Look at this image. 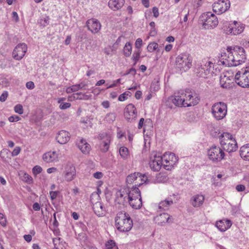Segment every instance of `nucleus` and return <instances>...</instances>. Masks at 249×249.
I'll list each match as a JSON object with an SVG mask.
<instances>
[{
  "label": "nucleus",
  "instance_id": "nucleus-47",
  "mask_svg": "<svg viewBox=\"0 0 249 249\" xmlns=\"http://www.w3.org/2000/svg\"><path fill=\"white\" fill-rule=\"evenodd\" d=\"M42 171V168L40 166L36 165L33 168V172L35 175L40 173Z\"/></svg>",
  "mask_w": 249,
  "mask_h": 249
},
{
  "label": "nucleus",
  "instance_id": "nucleus-62",
  "mask_svg": "<svg viewBox=\"0 0 249 249\" xmlns=\"http://www.w3.org/2000/svg\"><path fill=\"white\" fill-rule=\"evenodd\" d=\"M236 189L238 192L243 191L245 189V187L243 185H238L236 187Z\"/></svg>",
  "mask_w": 249,
  "mask_h": 249
},
{
  "label": "nucleus",
  "instance_id": "nucleus-37",
  "mask_svg": "<svg viewBox=\"0 0 249 249\" xmlns=\"http://www.w3.org/2000/svg\"><path fill=\"white\" fill-rule=\"evenodd\" d=\"M128 193H127L126 195L124 196V195L121 191H118L116 195V198L118 200V203H123L124 200L126 198L128 199Z\"/></svg>",
  "mask_w": 249,
  "mask_h": 249
},
{
  "label": "nucleus",
  "instance_id": "nucleus-51",
  "mask_svg": "<svg viewBox=\"0 0 249 249\" xmlns=\"http://www.w3.org/2000/svg\"><path fill=\"white\" fill-rule=\"evenodd\" d=\"M71 106V104L70 103H62L60 104L59 108L61 109H67Z\"/></svg>",
  "mask_w": 249,
  "mask_h": 249
},
{
  "label": "nucleus",
  "instance_id": "nucleus-11",
  "mask_svg": "<svg viewBox=\"0 0 249 249\" xmlns=\"http://www.w3.org/2000/svg\"><path fill=\"white\" fill-rule=\"evenodd\" d=\"M229 0H218L213 4V10L217 15H220L227 11L230 7Z\"/></svg>",
  "mask_w": 249,
  "mask_h": 249
},
{
  "label": "nucleus",
  "instance_id": "nucleus-50",
  "mask_svg": "<svg viewBox=\"0 0 249 249\" xmlns=\"http://www.w3.org/2000/svg\"><path fill=\"white\" fill-rule=\"evenodd\" d=\"M142 45V40L141 38H138L137 39L135 43V47L139 50L141 48V46Z\"/></svg>",
  "mask_w": 249,
  "mask_h": 249
},
{
  "label": "nucleus",
  "instance_id": "nucleus-34",
  "mask_svg": "<svg viewBox=\"0 0 249 249\" xmlns=\"http://www.w3.org/2000/svg\"><path fill=\"white\" fill-rule=\"evenodd\" d=\"M168 180V177L166 174L160 173L158 174L155 179V183H164Z\"/></svg>",
  "mask_w": 249,
  "mask_h": 249
},
{
  "label": "nucleus",
  "instance_id": "nucleus-25",
  "mask_svg": "<svg viewBox=\"0 0 249 249\" xmlns=\"http://www.w3.org/2000/svg\"><path fill=\"white\" fill-rule=\"evenodd\" d=\"M42 158L47 163L54 162L58 161V155L55 151H49L44 154Z\"/></svg>",
  "mask_w": 249,
  "mask_h": 249
},
{
  "label": "nucleus",
  "instance_id": "nucleus-2",
  "mask_svg": "<svg viewBox=\"0 0 249 249\" xmlns=\"http://www.w3.org/2000/svg\"><path fill=\"white\" fill-rule=\"evenodd\" d=\"M115 226L121 232H127L132 228L133 222L129 215L126 213L120 212L115 217Z\"/></svg>",
  "mask_w": 249,
  "mask_h": 249
},
{
  "label": "nucleus",
  "instance_id": "nucleus-60",
  "mask_svg": "<svg viewBox=\"0 0 249 249\" xmlns=\"http://www.w3.org/2000/svg\"><path fill=\"white\" fill-rule=\"evenodd\" d=\"M152 12L153 13V16L155 18H158L159 16V9L157 7H154L152 8Z\"/></svg>",
  "mask_w": 249,
  "mask_h": 249
},
{
  "label": "nucleus",
  "instance_id": "nucleus-54",
  "mask_svg": "<svg viewBox=\"0 0 249 249\" xmlns=\"http://www.w3.org/2000/svg\"><path fill=\"white\" fill-rule=\"evenodd\" d=\"M49 18L48 17H46L44 19H41L40 20V24L43 26H45L49 24Z\"/></svg>",
  "mask_w": 249,
  "mask_h": 249
},
{
  "label": "nucleus",
  "instance_id": "nucleus-30",
  "mask_svg": "<svg viewBox=\"0 0 249 249\" xmlns=\"http://www.w3.org/2000/svg\"><path fill=\"white\" fill-rule=\"evenodd\" d=\"M166 213H163L160 214L157 217V220L160 221L158 223L159 225H162L163 223H172L173 222V218Z\"/></svg>",
  "mask_w": 249,
  "mask_h": 249
},
{
  "label": "nucleus",
  "instance_id": "nucleus-61",
  "mask_svg": "<svg viewBox=\"0 0 249 249\" xmlns=\"http://www.w3.org/2000/svg\"><path fill=\"white\" fill-rule=\"evenodd\" d=\"M10 152L7 149H3L0 152V156L2 159L5 158V156Z\"/></svg>",
  "mask_w": 249,
  "mask_h": 249
},
{
  "label": "nucleus",
  "instance_id": "nucleus-45",
  "mask_svg": "<svg viewBox=\"0 0 249 249\" xmlns=\"http://www.w3.org/2000/svg\"><path fill=\"white\" fill-rule=\"evenodd\" d=\"M15 111L19 114H22L23 113V107L20 104H18L14 107Z\"/></svg>",
  "mask_w": 249,
  "mask_h": 249
},
{
  "label": "nucleus",
  "instance_id": "nucleus-49",
  "mask_svg": "<svg viewBox=\"0 0 249 249\" xmlns=\"http://www.w3.org/2000/svg\"><path fill=\"white\" fill-rule=\"evenodd\" d=\"M130 93L129 92H124V93L121 94L119 98H118V100L120 101H125L126 99H127V97H126V95L128 96L129 95Z\"/></svg>",
  "mask_w": 249,
  "mask_h": 249
},
{
  "label": "nucleus",
  "instance_id": "nucleus-22",
  "mask_svg": "<svg viewBox=\"0 0 249 249\" xmlns=\"http://www.w3.org/2000/svg\"><path fill=\"white\" fill-rule=\"evenodd\" d=\"M70 135L69 133L65 130H61L56 137V140L58 143L61 144H65L69 141Z\"/></svg>",
  "mask_w": 249,
  "mask_h": 249
},
{
  "label": "nucleus",
  "instance_id": "nucleus-33",
  "mask_svg": "<svg viewBox=\"0 0 249 249\" xmlns=\"http://www.w3.org/2000/svg\"><path fill=\"white\" fill-rule=\"evenodd\" d=\"M204 71L202 64H201L200 65L198 64L196 66L195 71L198 77L206 78V74H205Z\"/></svg>",
  "mask_w": 249,
  "mask_h": 249
},
{
  "label": "nucleus",
  "instance_id": "nucleus-15",
  "mask_svg": "<svg viewBox=\"0 0 249 249\" xmlns=\"http://www.w3.org/2000/svg\"><path fill=\"white\" fill-rule=\"evenodd\" d=\"M185 107L196 105L200 101V97L197 93L194 91L186 90Z\"/></svg>",
  "mask_w": 249,
  "mask_h": 249
},
{
  "label": "nucleus",
  "instance_id": "nucleus-18",
  "mask_svg": "<svg viewBox=\"0 0 249 249\" xmlns=\"http://www.w3.org/2000/svg\"><path fill=\"white\" fill-rule=\"evenodd\" d=\"M124 116L125 118L129 122H131L137 119V112L134 105L129 104L125 107Z\"/></svg>",
  "mask_w": 249,
  "mask_h": 249
},
{
  "label": "nucleus",
  "instance_id": "nucleus-48",
  "mask_svg": "<svg viewBox=\"0 0 249 249\" xmlns=\"http://www.w3.org/2000/svg\"><path fill=\"white\" fill-rule=\"evenodd\" d=\"M60 238H54L53 239V243L54 245V248L53 249H60Z\"/></svg>",
  "mask_w": 249,
  "mask_h": 249
},
{
  "label": "nucleus",
  "instance_id": "nucleus-44",
  "mask_svg": "<svg viewBox=\"0 0 249 249\" xmlns=\"http://www.w3.org/2000/svg\"><path fill=\"white\" fill-rule=\"evenodd\" d=\"M73 86L74 87V90L77 91L80 89H85V87L87 86V84L84 82H81L79 84H76Z\"/></svg>",
  "mask_w": 249,
  "mask_h": 249
},
{
  "label": "nucleus",
  "instance_id": "nucleus-42",
  "mask_svg": "<svg viewBox=\"0 0 249 249\" xmlns=\"http://www.w3.org/2000/svg\"><path fill=\"white\" fill-rule=\"evenodd\" d=\"M22 179L28 183H31L33 182V178L32 177L27 173H24L23 174L22 177Z\"/></svg>",
  "mask_w": 249,
  "mask_h": 249
},
{
  "label": "nucleus",
  "instance_id": "nucleus-10",
  "mask_svg": "<svg viewBox=\"0 0 249 249\" xmlns=\"http://www.w3.org/2000/svg\"><path fill=\"white\" fill-rule=\"evenodd\" d=\"M163 158L160 154L153 152L151 154L149 165L154 171H159L162 165Z\"/></svg>",
  "mask_w": 249,
  "mask_h": 249
},
{
  "label": "nucleus",
  "instance_id": "nucleus-43",
  "mask_svg": "<svg viewBox=\"0 0 249 249\" xmlns=\"http://www.w3.org/2000/svg\"><path fill=\"white\" fill-rule=\"evenodd\" d=\"M107 249H113L115 247H117L115 242L112 240H108L106 244Z\"/></svg>",
  "mask_w": 249,
  "mask_h": 249
},
{
  "label": "nucleus",
  "instance_id": "nucleus-1",
  "mask_svg": "<svg viewBox=\"0 0 249 249\" xmlns=\"http://www.w3.org/2000/svg\"><path fill=\"white\" fill-rule=\"evenodd\" d=\"M246 59L245 51L239 46H229L226 52L222 53L220 59V62L225 66H237L245 62Z\"/></svg>",
  "mask_w": 249,
  "mask_h": 249
},
{
  "label": "nucleus",
  "instance_id": "nucleus-57",
  "mask_svg": "<svg viewBox=\"0 0 249 249\" xmlns=\"http://www.w3.org/2000/svg\"><path fill=\"white\" fill-rule=\"evenodd\" d=\"M8 95V92L7 91L3 92L0 96V101L1 102H4L6 100Z\"/></svg>",
  "mask_w": 249,
  "mask_h": 249
},
{
  "label": "nucleus",
  "instance_id": "nucleus-46",
  "mask_svg": "<svg viewBox=\"0 0 249 249\" xmlns=\"http://www.w3.org/2000/svg\"><path fill=\"white\" fill-rule=\"evenodd\" d=\"M139 180H141L144 183L149 182L148 178L146 176V174L142 175L141 173H140V175H139Z\"/></svg>",
  "mask_w": 249,
  "mask_h": 249
},
{
  "label": "nucleus",
  "instance_id": "nucleus-27",
  "mask_svg": "<svg viewBox=\"0 0 249 249\" xmlns=\"http://www.w3.org/2000/svg\"><path fill=\"white\" fill-rule=\"evenodd\" d=\"M205 197L202 195H196L193 196L191 198V203L194 207H199L201 206L204 202Z\"/></svg>",
  "mask_w": 249,
  "mask_h": 249
},
{
  "label": "nucleus",
  "instance_id": "nucleus-4",
  "mask_svg": "<svg viewBox=\"0 0 249 249\" xmlns=\"http://www.w3.org/2000/svg\"><path fill=\"white\" fill-rule=\"evenodd\" d=\"M142 184H135V186H133L128 194V200L129 204L135 209H140L142 205L140 191L136 187L137 185L140 186Z\"/></svg>",
  "mask_w": 249,
  "mask_h": 249
},
{
  "label": "nucleus",
  "instance_id": "nucleus-6",
  "mask_svg": "<svg viewBox=\"0 0 249 249\" xmlns=\"http://www.w3.org/2000/svg\"><path fill=\"white\" fill-rule=\"evenodd\" d=\"M211 112L215 120L217 121L222 120L227 114V104L222 102L214 103L212 107Z\"/></svg>",
  "mask_w": 249,
  "mask_h": 249
},
{
  "label": "nucleus",
  "instance_id": "nucleus-39",
  "mask_svg": "<svg viewBox=\"0 0 249 249\" xmlns=\"http://www.w3.org/2000/svg\"><path fill=\"white\" fill-rule=\"evenodd\" d=\"M119 153L122 158L126 159L128 155V149L124 146L121 147L119 149Z\"/></svg>",
  "mask_w": 249,
  "mask_h": 249
},
{
  "label": "nucleus",
  "instance_id": "nucleus-8",
  "mask_svg": "<svg viewBox=\"0 0 249 249\" xmlns=\"http://www.w3.org/2000/svg\"><path fill=\"white\" fill-rule=\"evenodd\" d=\"M234 80L237 84L242 88L249 87V67L238 71Z\"/></svg>",
  "mask_w": 249,
  "mask_h": 249
},
{
  "label": "nucleus",
  "instance_id": "nucleus-9",
  "mask_svg": "<svg viewBox=\"0 0 249 249\" xmlns=\"http://www.w3.org/2000/svg\"><path fill=\"white\" fill-rule=\"evenodd\" d=\"M204 28L209 29L215 27L218 23V20L215 15L211 12L204 13L201 17Z\"/></svg>",
  "mask_w": 249,
  "mask_h": 249
},
{
  "label": "nucleus",
  "instance_id": "nucleus-63",
  "mask_svg": "<svg viewBox=\"0 0 249 249\" xmlns=\"http://www.w3.org/2000/svg\"><path fill=\"white\" fill-rule=\"evenodd\" d=\"M66 91L67 93H71L73 92H75V91L74 90V87L73 85L71 87H68L66 89Z\"/></svg>",
  "mask_w": 249,
  "mask_h": 249
},
{
  "label": "nucleus",
  "instance_id": "nucleus-5",
  "mask_svg": "<svg viewBox=\"0 0 249 249\" xmlns=\"http://www.w3.org/2000/svg\"><path fill=\"white\" fill-rule=\"evenodd\" d=\"M192 58L188 53L179 55L176 60V68L181 72L186 71L192 66Z\"/></svg>",
  "mask_w": 249,
  "mask_h": 249
},
{
  "label": "nucleus",
  "instance_id": "nucleus-56",
  "mask_svg": "<svg viewBox=\"0 0 249 249\" xmlns=\"http://www.w3.org/2000/svg\"><path fill=\"white\" fill-rule=\"evenodd\" d=\"M93 177L96 179H101L103 177V174L101 172H96L93 174Z\"/></svg>",
  "mask_w": 249,
  "mask_h": 249
},
{
  "label": "nucleus",
  "instance_id": "nucleus-19",
  "mask_svg": "<svg viewBox=\"0 0 249 249\" xmlns=\"http://www.w3.org/2000/svg\"><path fill=\"white\" fill-rule=\"evenodd\" d=\"M88 29L93 34L97 33L101 29L100 22L95 18L89 19L86 23Z\"/></svg>",
  "mask_w": 249,
  "mask_h": 249
},
{
  "label": "nucleus",
  "instance_id": "nucleus-58",
  "mask_svg": "<svg viewBox=\"0 0 249 249\" xmlns=\"http://www.w3.org/2000/svg\"><path fill=\"white\" fill-rule=\"evenodd\" d=\"M59 192L58 191H51L50 192V195L51 198L52 200L55 199L58 194Z\"/></svg>",
  "mask_w": 249,
  "mask_h": 249
},
{
  "label": "nucleus",
  "instance_id": "nucleus-17",
  "mask_svg": "<svg viewBox=\"0 0 249 249\" xmlns=\"http://www.w3.org/2000/svg\"><path fill=\"white\" fill-rule=\"evenodd\" d=\"M95 196H96L98 198H99V196L96 194H92L90 196V201L92 203V209L94 212V213L98 216H103L105 215L106 210L105 208L103 207V204L100 202L97 201L95 203H93L92 201V197Z\"/></svg>",
  "mask_w": 249,
  "mask_h": 249
},
{
  "label": "nucleus",
  "instance_id": "nucleus-21",
  "mask_svg": "<svg viewBox=\"0 0 249 249\" xmlns=\"http://www.w3.org/2000/svg\"><path fill=\"white\" fill-rule=\"evenodd\" d=\"M229 72H227L223 76H221L220 79V84L221 87L224 89H229L231 87V84L233 80V77H231Z\"/></svg>",
  "mask_w": 249,
  "mask_h": 249
},
{
  "label": "nucleus",
  "instance_id": "nucleus-20",
  "mask_svg": "<svg viewBox=\"0 0 249 249\" xmlns=\"http://www.w3.org/2000/svg\"><path fill=\"white\" fill-rule=\"evenodd\" d=\"M64 178L67 181L73 180L76 175V170L72 164H68L64 172Z\"/></svg>",
  "mask_w": 249,
  "mask_h": 249
},
{
  "label": "nucleus",
  "instance_id": "nucleus-29",
  "mask_svg": "<svg viewBox=\"0 0 249 249\" xmlns=\"http://www.w3.org/2000/svg\"><path fill=\"white\" fill-rule=\"evenodd\" d=\"M202 65L203 69L205 70V74H206V78L208 77L210 74L213 73V70L214 64L210 61L206 62H203Z\"/></svg>",
  "mask_w": 249,
  "mask_h": 249
},
{
  "label": "nucleus",
  "instance_id": "nucleus-31",
  "mask_svg": "<svg viewBox=\"0 0 249 249\" xmlns=\"http://www.w3.org/2000/svg\"><path fill=\"white\" fill-rule=\"evenodd\" d=\"M240 155L244 160L249 161V143L240 147Z\"/></svg>",
  "mask_w": 249,
  "mask_h": 249
},
{
  "label": "nucleus",
  "instance_id": "nucleus-12",
  "mask_svg": "<svg viewBox=\"0 0 249 249\" xmlns=\"http://www.w3.org/2000/svg\"><path fill=\"white\" fill-rule=\"evenodd\" d=\"M186 92V90H178L169 99L176 106L185 107Z\"/></svg>",
  "mask_w": 249,
  "mask_h": 249
},
{
  "label": "nucleus",
  "instance_id": "nucleus-28",
  "mask_svg": "<svg viewBox=\"0 0 249 249\" xmlns=\"http://www.w3.org/2000/svg\"><path fill=\"white\" fill-rule=\"evenodd\" d=\"M124 0H109L108 2L109 7L113 11L120 9L124 5Z\"/></svg>",
  "mask_w": 249,
  "mask_h": 249
},
{
  "label": "nucleus",
  "instance_id": "nucleus-59",
  "mask_svg": "<svg viewBox=\"0 0 249 249\" xmlns=\"http://www.w3.org/2000/svg\"><path fill=\"white\" fill-rule=\"evenodd\" d=\"M26 87L29 89H32L35 88L34 83L32 81H29L26 83Z\"/></svg>",
  "mask_w": 249,
  "mask_h": 249
},
{
  "label": "nucleus",
  "instance_id": "nucleus-35",
  "mask_svg": "<svg viewBox=\"0 0 249 249\" xmlns=\"http://www.w3.org/2000/svg\"><path fill=\"white\" fill-rule=\"evenodd\" d=\"M139 175H140V173L135 172L133 174H130L126 178V181L128 184H131L132 182L139 178Z\"/></svg>",
  "mask_w": 249,
  "mask_h": 249
},
{
  "label": "nucleus",
  "instance_id": "nucleus-53",
  "mask_svg": "<svg viewBox=\"0 0 249 249\" xmlns=\"http://www.w3.org/2000/svg\"><path fill=\"white\" fill-rule=\"evenodd\" d=\"M0 223L3 226L6 225V219L4 215L2 213H0Z\"/></svg>",
  "mask_w": 249,
  "mask_h": 249
},
{
  "label": "nucleus",
  "instance_id": "nucleus-52",
  "mask_svg": "<svg viewBox=\"0 0 249 249\" xmlns=\"http://www.w3.org/2000/svg\"><path fill=\"white\" fill-rule=\"evenodd\" d=\"M20 150L21 149L19 146L16 147L12 152V156L14 157L18 155L19 154Z\"/></svg>",
  "mask_w": 249,
  "mask_h": 249
},
{
  "label": "nucleus",
  "instance_id": "nucleus-3",
  "mask_svg": "<svg viewBox=\"0 0 249 249\" xmlns=\"http://www.w3.org/2000/svg\"><path fill=\"white\" fill-rule=\"evenodd\" d=\"M219 138L220 143L224 150L229 153L236 150V141L230 133L224 132L219 136Z\"/></svg>",
  "mask_w": 249,
  "mask_h": 249
},
{
  "label": "nucleus",
  "instance_id": "nucleus-64",
  "mask_svg": "<svg viewBox=\"0 0 249 249\" xmlns=\"http://www.w3.org/2000/svg\"><path fill=\"white\" fill-rule=\"evenodd\" d=\"M23 237L24 240L27 242H31L32 239V236L30 234L24 235Z\"/></svg>",
  "mask_w": 249,
  "mask_h": 249
},
{
  "label": "nucleus",
  "instance_id": "nucleus-24",
  "mask_svg": "<svg viewBox=\"0 0 249 249\" xmlns=\"http://www.w3.org/2000/svg\"><path fill=\"white\" fill-rule=\"evenodd\" d=\"M163 161H164L166 164V166H173L178 160V158L176 156L175 154L173 153L169 152L166 153L163 155Z\"/></svg>",
  "mask_w": 249,
  "mask_h": 249
},
{
  "label": "nucleus",
  "instance_id": "nucleus-7",
  "mask_svg": "<svg viewBox=\"0 0 249 249\" xmlns=\"http://www.w3.org/2000/svg\"><path fill=\"white\" fill-rule=\"evenodd\" d=\"M207 154L208 159L214 163L220 162L224 159L225 156L223 150L214 145L207 150Z\"/></svg>",
  "mask_w": 249,
  "mask_h": 249
},
{
  "label": "nucleus",
  "instance_id": "nucleus-14",
  "mask_svg": "<svg viewBox=\"0 0 249 249\" xmlns=\"http://www.w3.org/2000/svg\"><path fill=\"white\" fill-rule=\"evenodd\" d=\"M244 30V26L240 22L231 21L229 23L226 31L228 34L237 35L242 33Z\"/></svg>",
  "mask_w": 249,
  "mask_h": 249
},
{
  "label": "nucleus",
  "instance_id": "nucleus-40",
  "mask_svg": "<svg viewBox=\"0 0 249 249\" xmlns=\"http://www.w3.org/2000/svg\"><path fill=\"white\" fill-rule=\"evenodd\" d=\"M158 44L156 42H150L147 46V50L149 52H153L158 49Z\"/></svg>",
  "mask_w": 249,
  "mask_h": 249
},
{
  "label": "nucleus",
  "instance_id": "nucleus-13",
  "mask_svg": "<svg viewBox=\"0 0 249 249\" xmlns=\"http://www.w3.org/2000/svg\"><path fill=\"white\" fill-rule=\"evenodd\" d=\"M98 139L101 141L99 145L101 151L103 152H107L111 139V134L107 132L101 133L99 135Z\"/></svg>",
  "mask_w": 249,
  "mask_h": 249
},
{
  "label": "nucleus",
  "instance_id": "nucleus-32",
  "mask_svg": "<svg viewBox=\"0 0 249 249\" xmlns=\"http://www.w3.org/2000/svg\"><path fill=\"white\" fill-rule=\"evenodd\" d=\"M173 202L171 199H166L159 203V208L160 209L166 210H167L168 209V207L173 204Z\"/></svg>",
  "mask_w": 249,
  "mask_h": 249
},
{
  "label": "nucleus",
  "instance_id": "nucleus-41",
  "mask_svg": "<svg viewBox=\"0 0 249 249\" xmlns=\"http://www.w3.org/2000/svg\"><path fill=\"white\" fill-rule=\"evenodd\" d=\"M140 50H139L138 51H135L133 54V56L132 59L133 61L134 62V65H136L137 62L138 61L140 57Z\"/></svg>",
  "mask_w": 249,
  "mask_h": 249
},
{
  "label": "nucleus",
  "instance_id": "nucleus-26",
  "mask_svg": "<svg viewBox=\"0 0 249 249\" xmlns=\"http://www.w3.org/2000/svg\"><path fill=\"white\" fill-rule=\"evenodd\" d=\"M232 225V222L229 219H222L216 222L215 224L216 227L221 231H225L229 229Z\"/></svg>",
  "mask_w": 249,
  "mask_h": 249
},
{
  "label": "nucleus",
  "instance_id": "nucleus-55",
  "mask_svg": "<svg viewBox=\"0 0 249 249\" xmlns=\"http://www.w3.org/2000/svg\"><path fill=\"white\" fill-rule=\"evenodd\" d=\"M8 120L10 122H17L20 120V117L17 115L12 116L9 117Z\"/></svg>",
  "mask_w": 249,
  "mask_h": 249
},
{
  "label": "nucleus",
  "instance_id": "nucleus-36",
  "mask_svg": "<svg viewBox=\"0 0 249 249\" xmlns=\"http://www.w3.org/2000/svg\"><path fill=\"white\" fill-rule=\"evenodd\" d=\"M74 97L76 99L88 100L91 98V95H87L82 92H77L74 94Z\"/></svg>",
  "mask_w": 249,
  "mask_h": 249
},
{
  "label": "nucleus",
  "instance_id": "nucleus-23",
  "mask_svg": "<svg viewBox=\"0 0 249 249\" xmlns=\"http://www.w3.org/2000/svg\"><path fill=\"white\" fill-rule=\"evenodd\" d=\"M76 145L81 152L87 154L89 153L90 150L89 144L86 142V140L83 138H80L77 140Z\"/></svg>",
  "mask_w": 249,
  "mask_h": 249
},
{
  "label": "nucleus",
  "instance_id": "nucleus-16",
  "mask_svg": "<svg viewBox=\"0 0 249 249\" xmlns=\"http://www.w3.org/2000/svg\"><path fill=\"white\" fill-rule=\"evenodd\" d=\"M27 51V46L24 43L18 44L13 52L14 58L17 60H21Z\"/></svg>",
  "mask_w": 249,
  "mask_h": 249
},
{
  "label": "nucleus",
  "instance_id": "nucleus-38",
  "mask_svg": "<svg viewBox=\"0 0 249 249\" xmlns=\"http://www.w3.org/2000/svg\"><path fill=\"white\" fill-rule=\"evenodd\" d=\"M132 46L129 42H127L124 48V53L126 57H129L131 53Z\"/></svg>",
  "mask_w": 249,
  "mask_h": 249
}]
</instances>
